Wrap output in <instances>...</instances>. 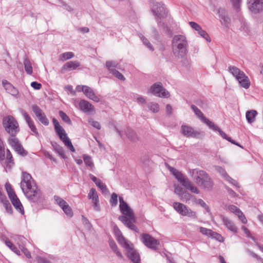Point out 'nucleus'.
<instances>
[{
	"instance_id": "f257e3e1",
	"label": "nucleus",
	"mask_w": 263,
	"mask_h": 263,
	"mask_svg": "<svg viewBox=\"0 0 263 263\" xmlns=\"http://www.w3.org/2000/svg\"><path fill=\"white\" fill-rule=\"evenodd\" d=\"M21 187L25 195L33 202H41L44 199V196L36 186L31 175L23 173V179L21 182Z\"/></svg>"
},
{
	"instance_id": "f03ea898",
	"label": "nucleus",
	"mask_w": 263,
	"mask_h": 263,
	"mask_svg": "<svg viewBox=\"0 0 263 263\" xmlns=\"http://www.w3.org/2000/svg\"><path fill=\"white\" fill-rule=\"evenodd\" d=\"M119 208L123 215L119 217L120 220L129 229L137 232L138 229L134 224L135 222V217L133 210L130 209L127 203L125 202L123 198L119 197Z\"/></svg>"
},
{
	"instance_id": "7ed1b4c3",
	"label": "nucleus",
	"mask_w": 263,
	"mask_h": 263,
	"mask_svg": "<svg viewBox=\"0 0 263 263\" xmlns=\"http://www.w3.org/2000/svg\"><path fill=\"white\" fill-rule=\"evenodd\" d=\"M188 43L186 37L183 35H175L172 41V50L177 59L183 58L187 52Z\"/></svg>"
},
{
	"instance_id": "20e7f679",
	"label": "nucleus",
	"mask_w": 263,
	"mask_h": 263,
	"mask_svg": "<svg viewBox=\"0 0 263 263\" xmlns=\"http://www.w3.org/2000/svg\"><path fill=\"white\" fill-rule=\"evenodd\" d=\"M190 175L194 182L201 188L207 191L212 190L213 182L209 175L204 171L194 169L190 171Z\"/></svg>"
},
{
	"instance_id": "39448f33",
	"label": "nucleus",
	"mask_w": 263,
	"mask_h": 263,
	"mask_svg": "<svg viewBox=\"0 0 263 263\" xmlns=\"http://www.w3.org/2000/svg\"><path fill=\"white\" fill-rule=\"evenodd\" d=\"M191 108L194 111V114L197 117L204 123L206 124L209 127L215 132H218L219 135L224 139L231 143L237 145L241 148H243L239 143L232 140L230 137H228L225 133L221 130L216 125H215L212 121L204 117L203 114L201 110L198 109L195 105H191Z\"/></svg>"
},
{
	"instance_id": "423d86ee",
	"label": "nucleus",
	"mask_w": 263,
	"mask_h": 263,
	"mask_svg": "<svg viewBox=\"0 0 263 263\" xmlns=\"http://www.w3.org/2000/svg\"><path fill=\"white\" fill-rule=\"evenodd\" d=\"M3 126L5 130L11 136L15 137L20 130L17 121L11 116L4 117L3 119Z\"/></svg>"
},
{
	"instance_id": "0eeeda50",
	"label": "nucleus",
	"mask_w": 263,
	"mask_h": 263,
	"mask_svg": "<svg viewBox=\"0 0 263 263\" xmlns=\"http://www.w3.org/2000/svg\"><path fill=\"white\" fill-rule=\"evenodd\" d=\"M229 71L236 78L242 87L246 89L249 87L250 85L249 79L242 71L234 66H230L229 67Z\"/></svg>"
},
{
	"instance_id": "6e6552de",
	"label": "nucleus",
	"mask_w": 263,
	"mask_h": 263,
	"mask_svg": "<svg viewBox=\"0 0 263 263\" xmlns=\"http://www.w3.org/2000/svg\"><path fill=\"white\" fill-rule=\"evenodd\" d=\"M173 206L175 211L182 216H187L192 219H196L197 218L196 212L193 211L182 203L175 202L173 203Z\"/></svg>"
},
{
	"instance_id": "1a4fd4ad",
	"label": "nucleus",
	"mask_w": 263,
	"mask_h": 263,
	"mask_svg": "<svg viewBox=\"0 0 263 263\" xmlns=\"http://www.w3.org/2000/svg\"><path fill=\"white\" fill-rule=\"evenodd\" d=\"M122 247L126 251L127 256L133 261L134 263H141L140 257L139 253L135 250L134 245L130 241H128Z\"/></svg>"
},
{
	"instance_id": "9d476101",
	"label": "nucleus",
	"mask_w": 263,
	"mask_h": 263,
	"mask_svg": "<svg viewBox=\"0 0 263 263\" xmlns=\"http://www.w3.org/2000/svg\"><path fill=\"white\" fill-rule=\"evenodd\" d=\"M153 14L156 19H162L166 17L168 14V11L164 4L156 2L154 4L152 8Z\"/></svg>"
},
{
	"instance_id": "9b49d317",
	"label": "nucleus",
	"mask_w": 263,
	"mask_h": 263,
	"mask_svg": "<svg viewBox=\"0 0 263 263\" xmlns=\"http://www.w3.org/2000/svg\"><path fill=\"white\" fill-rule=\"evenodd\" d=\"M141 239L145 246L154 250H157L160 245L159 241L148 234H142L141 235Z\"/></svg>"
},
{
	"instance_id": "f8f14e48",
	"label": "nucleus",
	"mask_w": 263,
	"mask_h": 263,
	"mask_svg": "<svg viewBox=\"0 0 263 263\" xmlns=\"http://www.w3.org/2000/svg\"><path fill=\"white\" fill-rule=\"evenodd\" d=\"M181 134L186 137L199 139L204 136L203 133L196 130L192 126L183 125L181 127Z\"/></svg>"
},
{
	"instance_id": "ddd939ff",
	"label": "nucleus",
	"mask_w": 263,
	"mask_h": 263,
	"mask_svg": "<svg viewBox=\"0 0 263 263\" xmlns=\"http://www.w3.org/2000/svg\"><path fill=\"white\" fill-rule=\"evenodd\" d=\"M8 142L18 155L25 156L28 154V152L23 148L18 139L15 137H9L8 139Z\"/></svg>"
},
{
	"instance_id": "4468645a",
	"label": "nucleus",
	"mask_w": 263,
	"mask_h": 263,
	"mask_svg": "<svg viewBox=\"0 0 263 263\" xmlns=\"http://www.w3.org/2000/svg\"><path fill=\"white\" fill-rule=\"evenodd\" d=\"M150 91L154 95L159 97L168 98L170 96V93L163 88L161 83L154 84L151 87Z\"/></svg>"
},
{
	"instance_id": "2eb2a0df",
	"label": "nucleus",
	"mask_w": 263,
	"mask_h": 263,
	"mask_svg": "<svg viewBox=\"0 0 263 263\" xmlns=\"http://www.w3.org/2000/svg\"><path fill=\"white\" fill-rule=\"evenodd\" d=\"M249 10L254 14L263 12V0H247Z\"/></svg>"
},
{
	"instance_id": "dca6fc26",
	"label": "nucleus",
	"mask_w": 263,
	"mask_h": 263,
	"mask_svg": "<svg viewBox=\"0 0 263 263\" xmlns=\"http://www.w3.org/2000/svg\"><path fill=\"white\" fill-rule=\"evenodd\" d=\"M54 199L67 216L69 217L72 216L73 212L72 210L68 203L64 200L62 199L59 196L56 195L54 196Z\"/></svg>"
},
{
	"instance_id": "f3484780",
	"label": "nucleus",
	"mask_w": 263,
	"mask_h": 263,
	"mask_svg": "<svg viewBox=\"0 0 263 263\" xmlns=\"http://www.w3.org/2000/svg\"><path fill=\"white\" fill-rule=\"evenodd\" d=\"M88 198L91 200L94 210L96 211H100V206L99 204V197L95 188H91L90 189L88 194Z\"/></svg>"
},
{
	"instance_id": "a211bd4d",
	"label": "nucleus",
	"mask_w": 263,
	"mask_h": 263,
	"mask_svg": "<svg viewBox=\"0 0 263 263\" xmlns=\"http://www.w3.org/2000/svg\"><path fill=\"white\" fill-rule=\"evenodd\" d=\"M234 26L236 29L240 32L248 33L249 31V26L245 19L242 17H239L235 21Z\"/></svg>"
},
{
	"instance_id": "6ab92c4d",
	"label": "nucleus",
	"mask_w": 263,
	"mask_h": 263,
	"mask_svg": "<svg viewBox=\"0 0 263 263\" xmlns=\"http://www.w3.org/2000/svg\"><path fill=\"white\" fill-rule=\"evenodd\" d=\"M32 110L41 123L45 126L49 125V120L40 108L36 105H33L32 106Z\"/></svg>"
},
{
	"instance_id": "aec40b11",
	"label": "nucleus",
	"mask_w": 263,
	"mask_h": 263,
	"mask_svg": "<svg viewBox=\"0 0 263 263\" xmlns=\"http://www.w3.org/2000/svg\"><path fill=\"white\" fill-rule=\"evenodd\" d=\"M220 218L222 221L223 225L229 231L234 234L237 233L238 229L232 220L222 215L220 216Z\"/></svg>"
},
{
	"instance_id": "412c9836",
	"label": "nucleus",
	"mask_w": 263,
	"mask_h": 263,
	"mask_svg": "<svg viewBox=\"0 0 263 263\" xmlns=\"http://www.w3.org/2000/svg\"><path fill=\"white\" fill-rule=\"evenodd\" d=\"M82 90L89 99L92 100L96 102L100 101V99L99 97L95 93L94 91L90 87L83 85L82 87Z\"/></svg>"
},
{
	"instance_id": "4be33fe9",
	"label": "nucleus",
	"mask_w": 263,
	"mask_h": 263,
	"mask_svg": "<svg viewBox=\"0 0 263 263\" xmlns=\"http://www.w3.org/2000/svg\"><path fill=\"white\" fill-rule=\"evenodd\" d=\"M218 13L221 24L228 26L230 23L231 20L228 16L227 11L224 9L219 8L218 10Z\"/></svg>"
},
{
	"instance_id": "5701e85b",
	"label": "nucleus",
	"mask_w": 263,
	"mask_h": 263,
	"mask_svg": "<svg viewBox=\"0 0 263 263\" xmlns=\"http://www.w3.org/2000/svg\"><path fill=\"white\" fill-rule=\"evenodd\" d=\"M23 115L24 117L25 121L28 124V126L29 127L31 130L33 134H34L36 136H39V134L35 127V125H34V122L31 120V118L28 115V114L26 112H23Z\"/></svg>"
},
{
	"instance_id": "b1692460",
	"label": "nucleus",
	"mask_w": 263,
	"mask_h": 263,
	"mask_svg": "<svg viewBox=\"0 0 263 263\" xmlns=\"http://www.w3.org/2000/svg\"><path fill=\"white\" fill-rule=\"evenodd\" d=\"M80 66V63L77 61H69L66 63L62 68V71L64 72L66 71H70L76 69Z\"/></svg>"
},
{
	"instance_id": "393cba45",
	"label": "nucleus",
	"mask_w": 263,
	"mask_h": 263,
	"mask_svg": "<svg viewBox=\"0 0 263 263\" xmlns=\"http://www.w3.org/2000/svg\"><path fill=\"white\" fill-rule=\"evenodd\" d=\"M79 107L81 110L85 113H89L94 110V107L89 102L86 100H81Z\"/></svg>"
},
{
	"instance_id": "a878e982",
	"label": "nucleus",
	"mask_w": 263,
	"mask_h": 263,
	"mask_svg": "<svg viewBox=\"0 0 263 263\" xmlns=\"http://www.w3.org/2000/svg\"><path fill=\"white\" fill-rule=\"evenodd\" d=\"M182 185L184 187L191 191V192L199 194H200V190L194 184L191 182L187 178H186L182 183Z\"/></svg>"
},
{
	"instance_id": "bb28decb",
	"label": "nucleus",
	"mask_w": 263,
	"mask_h": 263,
	"mask_svg": "<svg viewBox=\"0 0 263 263\" xmlns=\"http://www.w3.org/2000/svg\"><path fill=\"white\" fill-rule=\"evenodd\" d=\"M2 84L6 91L12 96H16L18 94V90L11 84L6 80H3Z\"/></svg>"
},
{
	"instance_id": "cd10ccee",
	"label": "nucleus",
	"mask_w": 263,
	"mask_h": 263,
	"mask_svg": "<svg viewBox=\"0 0 263 263\" xmlns=\"http://www.w3.org/2000/svg\"><path fill=\"white\" fill-rule=\"evenodd\" d=\"M89 178L96 184V185L102 191L105 193L107 191L106 185L101 180L91 174H89Z\"/></svg>"
},
{
	"instance_id": "c85d7f7f",
	"label": "nucleus",
	"mask_w": 263,
	"mask_h": 263,
	"mask_svg": "<svg viewBox=\"0 0 263 263\" xmlns=\"http://www.w3.org/2000/svg\"><path fill=\"white\" fill-rule=\"evenodd\" d=\"M60 139L63 141L66 146H67L72 152H75V149L73 147L72 143L68 137L66 133L62 134V135H58Z\"/></svg>"
},
{
	"instance_id": "c756f323",
	"label": "nucleus",
	"mask_w": 263,
	"mask_h": 263,
	"mask_svg": "<svg viewBox=\"0 0 263 263\" xmlns=\"http://www.w3.org/2000/svg\"><path fill=\"white\" fill-rule=\"evenodd\" d=\"M114 231L117 241L122 246L129 241L125 238L117 226L114 227Z\"/></svg>"
},
{
	"instance_id": "7c9ffc66",
	"label": "nucleus",
	"mask_w": 263,
	"mask_h": 263,
	"mask_svg": "<svg viewBox=\"0 0 263 263\" xmlns=\"http://www.w3.org/2000/svg\"><path fill=\"white\" fill-rule=\"evenodd\" d=\"M125 133L128 139L133 143H136L139 141V137L133 129L127 127L125 129Z\"/></svg>"
},
{
	"instance_id": "2f4dec72",
	"label": "nucleus",
	"mask_w": 263,
	"mask_h": 263,
	"mask_svg": "<svg viewBox=\"0 0 263 263\" xmlns=\"http://www.w3.org/2000/svg\"><path fill=\"white\" fill-rule=\"evenodd\" d=\"M14 162L12 155L9 149L6 150V169L11 170L14 166Z\"/></svg>"
},
{
	"instance_id": "473e14b6",
	"label": "nucleus",
	"mask_w": 263,
	"mask_h": 263,
	"mask_svg": "<svg viewBox=\"0 0 263 263\" xmlns=\"http://www.w3.org/2000/svg\"><path fill=\"white\" fill-rule=\"evenodd\" d=\"M168 169L172 173V174L181 184L187 178L175 168L168 166Z\"/></svg>"
},
{
	"instance_id": "72a5a7b5",
	"label": "nucleus",
	"mask_w": 263,
	"mask_h": 263,
	"mask_svg": "<svg viewBox=\"0 0 263 263\" xmlns=\"http://www.w3.org/2000/svg\"><path fill=\"white\" fill-rule=\"evenodd\" d=\"M12 204L15 209L21 214H24V210L23 206L17 196L10 199Z\"/></svg>"
},
{
	"instance_id": "f704fd0d",
	"label": "nucleus",
	"mask_w": 263,
	"mask_h": 263,
	"mask_svg": "<svg viewBox=\"0 0 263 263\" xmlns=\"http://www.w3.org/2000/svg\"><path fill=\"white\" fill-rule=\"evenodd\" d=\"M257 114V112L255 110H251L248 111L246 114V119L248 123H252L255 120V117Z\"/></svg>"
},
{
	"instance_id": "c9c22d12",
	"label": "nucleus",
	"mask_w": 263,
	"mask_h": 263,
	"mask_svg": "<svg viewBox=\"0 0 263 263\" xmlns=\"http://www.w3.org/2000/svg\"><path fill=\"white\" fill-rule=\"evenodd\" d=\"M19 239L22 242V244L18 243L20 249L27 258H31V254L29 251L24 246V242L26 240L25 238L23 236H20Z\"/></svg>"
},
{
	"instance_id": "e433bc0d",
	"label": "nucleus",
	"mask_w": 263,
	"mask_h": 263,
	"mask_svg": "<svg viewBox=\"0 0 263 263\" xmlns=\"http://www.w3.org/2000/svg\"><path fill=\"white\" fill-rule=\"evenodd\" d=\"M52 122L54 126L55 131L58 135H62V134L66 133L64 129L60 125L57 119L53 118Z\"/></svg>"
},
{
	"instance_id": "4c0bfd02",
	"label": "nucleus",
	"mask_w": 263,
	"mask_h": 263,
	"mask_svg": "<svg viewBox=\"0 0 263 263\" xmlns=\"http://www.w3.org/2000/svg\"><path fill=\"white\" fill-rule=\"evenodd\" d=\"M118 63L115 61H108L106 62L105 66L111 72L116 70V68L118 67Z\"/></svg>"
},
{
	"instance_id": "58836bf2",
	"label": "nucleus",
	"mask_w": 263,
	"mask_h": 263,
	"mask_svg": "<svg viewBox=\"0 0 263 263\" xmlns=\"http://www.w3.org/2000/svg\"><path fill=\"white\" fill-rule=\"evenodd\" d=\"M109 246L112 250L116 253V255L120 258H122L123 256L121 252L119 251L118 247L114 240H110L109 241Z\"/></svg>"
},
{
	"instance_id": "ea45409f",
	"label": "nucleus",
	"mask_w": 263,
	"mask_h": 263,
	"mask_svg": "<svg viewBox=\"0 0 263 263\" xmlns=\"http://www.w3.org/2000/svg\"><path fill=\"white\" fill-rule=\"evenodd\" d=\"M24 65L26 72L27 74L30 75L32 73V67L29 60L25 58L24 60Z\"/></svg>"
},
{
	"instance_id": "a19ab883",
	"label": "nucleus",
	"mask_w": 263,
	"mask_h": 263,
	"mask_svg": "<svg viewBox=\"0 0 263 263\" xmlns=\"http://www.w3.org/2000/svg\"><path fill=\"white\" fill-rule=\"evenodd\" d=\"M148 109L154 113H157L159 110V105L156 102H149L147 104Z\"/></svg>"
},
{
	"instance_id": "79ce46f5",
	"label": "nucleus",
	"mask_w": 263,
	"mask_h": 263,
	"mask_svg": "<svg viewBox=\"0 0 263 263\" xmlns=\"http://www.w3.org/2000/svg\"><path fill=\"white\" fill-rule=\"evenodd\" d=\"M5 188L9 196L10 199L16 196L13 190L12 189L10 184L7 183L5 184Z\"/></svg>"
},
{
	"instance_id": "37998d69",
	"label": "nucleus",
	"mask_w": 263,
	"mask_h": 263,
	"mask_svg": "<svg viewBox=\"0 0 263 263\" xmlns=\"http://www.w3.org/2000/svg\"><path fill=\"white\" fill-rule=\"evenodd\" d=\"M5 244L8 247H9L13 252H14L17 255H21L20 251L9 240L7 239L5 241Z\"/></svg>"
},
{
	"instance_id": "c03bdc74",
	"label": "nucleus",
	"mask_w": 263,
	"mask_h": 263,
	"mask_svg": "<svg viewBox=\"0 0 263 263\" xmlns=\"http://www.w3.org/2000/svg\"><path fill=\"white\" fill-rule=\"evenodd\" d=\"M74 53L72 52H66L60 55V60L62 61L70 59L74 57Z\"/></svg>"
},
{
	"instance_id": "a18cd8bd",
	"label": "nucleus",
	"mask_w": 263,
	"mask_h": 263,
	"mask_svg": "<svg viewBox=\"0 0 263 263\" xmlns=\"http://www.w3.org/2000/svg\"><path fill=\"white\" fill-rule=\"evenodd\" d=\"M59 116L63 121L67 123L69 125H71L72 122L69 117L63 111H60L59 112Z\"/></svg>"
},
{
	"instance_id": "49530a36",
	"label": "nucleus",
	"mask_w": 263,
	"mask_h": 263,
	"mask_svg": "<svg viewBox=\"0 0 263 263\" xmlns=\"http://www.w3.org/2000/svg\"><path fill=\"white\" fill-rule=\"evenodd\" d=\"M192 197L193 196L191 194L186 191H185L180 197V199L182 201L187 202V201H190Z\"/></svg>"
},
{
	"instance_id": "de8ad7c7",
	"label": "nucleus",
	"mask_w": 263,
	"mask_h": 263,
	"mask_svg": "<svg viewBox=\"0 0 263 263\" xmlns=\"http://www.w3.org/2000/svg\"><path fill=\"white\" fill-rule=\"evenodd\" d=\"M210 237L221 242L224 241L223 237L220 234L213 231Z\"/></svg>"
},
{
	"instance_id": "09e8293b",
	"label": "nucleus",
	"mask_w": 263,
	"mask_h": 263,
	"mask_svg": "<svg viewBox=\"0 0 263 263\" xmlns=\"http://www.w3.org/2000/svg\"><path fill=\"white\" fill-rule=\"evenodd\" d=\"M5 159V147L2 140L0 138V161Z\"/></svg>"
},
{
	"instance_id": "8fccbe9b",
	"label": "nucleus",
	"mask_w": 263,
	"mask_h": 263,
	"mask_svg": "<svg viewBox=\"0 0 263 263\" xmlns=\"http://www.w3.org/2000/svg\"><path fill=\"white\" fill-rule=\"evenodd\" d=\"M83 159L85 164L90 167L93 166V164L92 161V159L91 157L88 155H83Z\"/></svg>"
},
{
	"instance_id": "3c124183",
	"label": "nucleus",
	"mask_w": 263,
	"mask_h": 263,
	"mask_svg": "<svg viewBox=\"0 0 263 263\" xmlns=\"http://www.w3.org/2000/svg\"><path fill=\"white\" fill-rule=\"evenodd\" d=\"M141 39L142 40L143 44L151 51L154 50V48L149 41L146 39L143 35L140 36Z\"/></svg>"
},
{
	"instance_id": "603ef678",
	"label": "nucleus",
	"mask_w": 263,
	"mask_h": 263,
	"mask_svg": "<svg viewBox=\"0 0 263 263\" xmlns=\"http://www.w3.org/2000/svg\"><path fill=\"white\" fill-rule=\"evenodd\" d=\"M216 170L225 180L227 178V176H229L226 171L222 167L217 166H216Z\"/></svg>"
},
{
	"instance_id": "864d4df0",
	"label": "nucleus",
	"mask_w": 263,
	"mask_h": 263,
	"mask_svg": "<svg viewBox=\"0 0 263 263\" xmlns=\"http://www.w3.org/2000/svg\"><path fill=\"white\" fill-rule=\"evenodd\" d=\"M118 203V195L116 193H113L111 195L110 200V203L112 206H115Z\"/></svg>"
},
{
	"instance_id": "5fc2aeb1",
	"label": "nucleus",
	"mask_w": 263,
	"mask_h": 263,
	"mask_svg": "<svg viewBox=\"0 0 263 263\" xmlns=\"http://www.w3.org/2000/svg\"><path fill=\"white\" fill-rule=\"evenodd\" d=\"M227 181H228L230 184H232L233 185L235 186V187L237 188L240 187V185L239 183L234 179L232 178L230 176H227V178L226 179Z\"/></svg>"
},
{
	"instance_id": "6e6d98bb",
	"label": "nucleus",
	"mask_w": 263,
	"mask_h": 263,
	"mask_svg": "<svg viewBox=\"0 0 263 263\" xmlns=\"http://www.w3.org/2000/svg\"><path fill=\"white\" fill-rule=\"evenodd\" d=\"M200 232L204 235L210 237L212 231L203 227H200Z\"/></svg>"
},
{
	"instance_id": "4d7b16f0",
	"label": "nucleus",
	"mask_w": 263,
	"mask_h": 263,
	"mask_svg": "<svg viewBox=\"0 0 263 263\" xmlns=\"http://www.w3.org/2000/svg\"><path fill=\"white\" fill-rule=\"evenodd\" d=\"M228 209L229 211L235 214L236 215L238 214V212L241 211L239 208L234 205H229Z\"/></svg>"
},
{
	"instance_id": "13d9d810",
	"label": "nucleus",
	"mask_w": 263,
	"mask_h": 263,
	"mask_svg": "<svg viewBox=\"0 0 263 263\" xmlns=\"http://www.w3.org/2000/svg\"><path fill=\"white\" fill-rule=\"evenodd\" d=\"M185 191L183 189L179 186H176L175 187L174 192L179 197Z\"/></svg>"
},
{
	"instance_id": "bf43d9fd",
	"label": "nucleus",
	"mask_w": 263,
	"mask_h": 263,
	"mask_svg": "<svg viewBox=\"0 0 263 263\" xmlns=\"http://www.w3.org/2000/svg\"><path fill=\"white\" fill-rule=\"evenodd\" d=\"M230 1L236 10H238L240 9V4L242 0H230Z\"/></svg>"
},
{
	"instance_id": "052dcab7",
	"label": "nucleus",
	"mask_w": 263,
	"mask_h": 263,
	"mask_svg": "<svg viewBox=\"0 0 263 263\" xmlns=\"http://www.w3.org/2000/svg\"><path fill=\"white\" fill-rule=\"evenodd\" d=\"M4 205L6 209V210L7 211L8 213L11 214L12 213V209L11 207V204L8 202V201L6 200L4 202Z\"/></svg>"
},
{
	"instance_id": "680f3d73",
	"label": "nucleus",
	"mask_w": 263,
	"mask_h": 263,
	"mask_svg": "<svg viewBox=\"0 0 263 263\" xmlns=\"http://www.w3.org/2000/svg\"><path fill=\"white\" fill-rule=\"evenodd\" d=\"M198 34L203 37L204 39H205L207 41L210 42L211 40L210 39L209 36L207 32L202 29H201L200 32L198 33Z\"/></svg>"
},
{
	"instance_id": "e2e57ef3",
	"label": "nucleus",
	"mask_w": 263,
	"mask_h": 263,
	"mask_svg": "<svg viewBox=\"0 0 263 263\" xmlns=\"http://www.w3.org/2000/svg\"><path fill=\"white\" fill-rule=\"evenodd\" d=\"M197 203L200 204L203 208H204L208 212H210V210L209 207L206 205L205 202L203 200L199 199L197 201Z\"/></svg>"
},
{
	"instance_id": "0e129e2a",
	"label": "nucleus",
	"mask_w": 263,
	"mask_h": 263,
	"mask_svg": "<svg viewBox=\"0 0 263 263\" xmlns=\"http://www.w3.org/2000/svg\"><path fill=\"white\" fill-rule=\"evenodd\" d=\"M136 99L138 103L139 104H145L146 103V100L144 97L142 96L137 95L136 97Z\"/></svg>"
},
{
	"instance_id": "69168bd1",
	"label": "nucleus",
	"mask_w": 263,
	"mask_h": 263,
	"mask_svg": "<svg viewBox=\"0 0 263 263\" xmlns=\"http://www.w3.org/2000/svg\"><path fill=\"white\" fill-rule=\"evenodd\" d=\"M111 73L114 76H115L116 78L120 80L124 81L125 80L124 77L117 70H113V72Z\"/></svg>"
},
{
	"instance_id": "338daca9",
	"label": "nucleus",
	"mask_w": 263,
	"mask_h": 263,
	"mask_svg": "<svg viewBox=\"0 0 263 263\" xmlns=\"http://www.w3.org/2000/svg\"><path fill=\"white\" fill-rule=\"evenodd\" d=\"M236 216L238 217V218L241 220V221L243 223L245 224L247 222V220L245 217V215L241 211L238 212V214Z\"/></svg>"
},
{
	"instance_id": "774afa93",
	"label": "nucleus",
	"mask_w": 263,
	"mask_h": 263,
	"mask_svg": "<svg viewBox=\"0 0 263 263\" xmlns=\"http://www.w3.org/2000/svg\"><path fill=\"white\" fill-rule=\"evenodd\" d=\"M82 221L83 224L88 229H90L91 227L89 220L83 215L82 216Z\"/></svg>"
}]
</instances>
